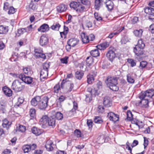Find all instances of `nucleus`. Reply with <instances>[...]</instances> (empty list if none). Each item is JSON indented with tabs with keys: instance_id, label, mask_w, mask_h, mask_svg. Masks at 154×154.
Segmentation results:
<instances>
[{
	"instance_id": "2f4dec72",
	"label": "nucleus",
	"mask_w": 154,
	"mask_h": 154,
	"mask_svg": "<svg viewBox=\"0 0 154 154\" xmlns=\"http://www.w3.org/2000/svg\"><path fill=\"white\" fill-rule=\"evenodd\" d=\"M90 54L92 56L94 57H96L100 55L99 52L97 49L91 51L90 52Z\"/></svg>"
},
{
	"instance_id": "1a4fd4ad",
	"label": "nucleus",
	"mask_w": 154,
	"mask_h": 154,
	"mask_svg": "<svg viewBox=\"0 0 154 154\" xmlns=\"http://www.w3.org/2000/svg\"><path fill=\"white\" fill-rule=\"evenodd\" d=\"M48 38L45 35L43 34L40 37L39 40V44L42 46H45L48 44Z\"/></svg>"
},
{
	"instance_id": "69168bd1",
	"label": "nucleus",
	"mask_w": 154,
	"mask_h": 154,
	"mask_svg": "<svg viewBox=\"0 0 154 154\" xmlns=\"http://www.w3.org/2000/svg\"><path fill=\"white\" fill-rule=\"evenodd\" d=\"M30 8L33 10H35L37 8V5L36 4H30L29 5Z\"/></svg>"
},
{
	"instance_id": "680f3d73",
	"label": "nucleus",
	"mask_w": 154,
	"mask_h": 154,
	"mask_svg": "<svg viewBox=\"0 0 154 154\" xmlns=\"http://www.w3.org/2000/svg\"><path fill=\"white\" fill-rule=\"evenodd\" d=\"M144 138V143L143 145L144 146V148H145L147 146L148 144V141L147 138L145 137H143Z\"/></svg>"
},
{
	"instance_id": "f704fd0d",
	"label": "nucleus",
	"mask_w": 154,
	"mask_h": 154,
	"mask_svg": "<svg viewBox=\"0 0 154 154\" xmlns=\"http://www.w3.org/2000/svg\"><path fill=\"white\" fill-rule=\"evenodd\" d=\"M87 66H89L91 65L94 62L93 58L91 56L88 57L86 60Z\"/></svg>"
},
{
	"instance_id": "6e6552de",
	"label": "nucleus",
	"mask_w": 154,
	"mask_h": 154,
	"mask_svg": "<svg viewBox=\"0 0 154 154\" xmlns=\"http://www.w3.org/2000/svg\"><path fill=\"white\" fill-rule=\"evenodd\" d=\"M107 117L110 121L115 122L119 120V116L117 114L113 112H109L108 113Z\"/></svg>"
},
{
	"instance_id": "7ed1b4c3",
	"label": "nucleus",
	"mask_w": 154,
	"mask_h": 154,
	"mask_svg": "<svg viewBox=\"0 0 154 154\" xmlns=\"http://www.w3.org/2000/svg\"><path fill=\"white\" fill-rule=\"evenodd\" d=\"M11 87L15 91H20L24 88V83L22 80H16L13 82Z\"/></svg>"
},
{
	"instance_id": "f257e3e1",
	"label": "nucleus",
	"mask_w": 154,
	"mask_h": 154,
	"mask_svg": "<svg viewBox=\"0 0 154 154\" xmlns=\"http://www.w3.org/2000/svg\"><path fill=\"white\" fill-rule=\"evenodd\" d=\"M154 95V90L150 89L145 91H142L139 94L140 100L138 101V105L143 107L146 108L148 106L149 98Z\"/></svg>"
},
{
	"instance_id": "052dcab7",
	"label": "nucleus",
	"mask_w": 154,
	"mask_h": 154,
	"mask_svg": "<svg viewBox=\"0 0 154 154\" xmlns=\"http://www.w3.org/2000/svg\"><path fill=\"white\" fill-rule=\"evenodd\" d=\"M66 97L65 96L61 95L60 96L59 98L57 99V103L59 102V103H61L63 102L65 99Z\"/></svg>"
},
{
	"instance_id": "c85d7f7f",
	"label": "nucleus",
	"mask_w": 154,
	"mask_h": 154,
	"mask_svg": "<svg viewBox=\"0 0 154 154\" xmlns=\"http://www.w3.org/2000/svg\"><path fill=\"white\" fill-rule=\"evenodd\" d=\"M143 32V30L142 29L135 30L133 32L134 35L138 37H140L142 36Z\"/></svg>"
},
{
	"instance_id": "9d476101",
	"label": "nucleus",
	"mask_w": 154,
	"mask_h": 154,
	"mask_svg": "<svg viewBox=\"0 0 154 154\" xmlns=\"http://www.w3.org/2000/svg\"><path fill=\"white\" fill-rule=\"evenodd\" d=\"M49 118L46 115L43 116L39 120V124L43 128H45L48 125Z\"/></svg>"
},
{
	"instance_id": "7c9ffc66",
	"label": "nucleus",
	"mask_w": 154,
	"mask_h": 154,
	"mask_svg": "<svg viewBox=\"0 0 154 154\" xmlns=\"http://www.w3.org/2000/svg\"><path fill=\"white\" fill-rule=\"evenodd\" d=\"M86 10L85 7L79 3L75 11L78 12L82 13Z\"/></svg>"
},
{
	"instance_id": "ddd939ff",
	"label": "nucleus",
	"mask_w": 154,
	"mask_h": 154,
	"mask_svg": "<svg viewBox=\"0 0 154 154\" xmlns=\"http://www.w3.org/2000/svg\"><path fill=\"white\" fill-rule=\"evenodd\" d=\"M79 40L77 38H74L70 39L67 42L68 46L74 47L79 43Z\"/></svg>"
},
{
	"instance_id": "e2e57ef3",
	"label": "nucleus",
	"mask_w": 154,
	"mask_h": 154,
	"mask_svg": "<svg viewBox=\"0 0 154 154\" xmlns=\"http://www.w3.org/2000/svg\"><path fill=\"white\" fill-rule=\"evenodd\" d=\"M15 78H19L20 79H21L20 75H23V73H21L20 74H19L18 73H11V74Z\"/></svg>"
},
{
	"instance_id": "bb28decb",
	"label": "nucleus",
	"mask_w": 154,
	"mask_h": 154,
	"mask_svg": "<svg viewBox=\"0 0 154 154\" xmlns=\"http://www.w3.org/2000/svg\"><path fill=\"white\" fill-rule=\"evenodd\" d=\"M109 44L107 42H104L97 46V48L100 50H104L108 47Z\"/></svg>"
},
{
	"instance_id": "f03ea898",
	"label": "nucleus",
	"mask_w": 154,
	"mask_h": 154,
	"mask_svg": "<svg viewBox=\"0 0 154 154\" xmlns=\"http://www.w3.org/2000/svg\"><path fill=\"white\" fill-rule=\"evenodd\" d=\"M105 83L110 89L112 91H116L119 90V87L117 86L118 84L117 78L108 77L105 81Z\"/></svg>"
},
{
	"instance_id": "864d4df0",
	"label": "nucleus",
	"mask_w": 154,
	"mask_h": 154,
	"mask_svg": "<svg viewBox=\"0 0 154 154\" xmlns=\"http://www.w3.org/2000/svg\"><path fill=\"white\" fill-rule=\"evenodd\" d=\"M133 115L132 112L130 111H128L127 112V118L128 120H131L132 119Z\"/></svg>"
},
{
	"instance_id": "f8f14e48",
	"label": "nucleus",
	"mask_w": 154,
	"mask_h": 154,
	"mask_svg": "<svg viewBox=\"0 0 154 154\" xmlns=\"http://www.w3.org/2000/svg\"><path fill=\"white\" fill-rule=\"evenodd\" d=\"M54 146L53 142L50 140H48L47 141L45 146L47 150L48 151H52Z\"/></svg>"
},
{
	"instance_id": "774afa93",
	"label": "nucleus",
	"mask_w": 154,
	"mask_h": 154,
	"mask_svg": "<svg viewBox=\"0 0 154 154\" xmlns=\"http://www.w3.org/2000/svg\"><path fill=\"white\" fill-rule=\"evenodd\" d=\"M88 39L89 40V42L90 41H93L95 38V37L94 35L93 34H90L89 36H88Z\"/></svg>"
},
{
	"instance_id": "ea45409f",
	"label": "nucleus",
	"mask_w": 154,
	"mask_h": 154,
	"mask_svg": "<svg viewBox=\"0 0 154 154\" xmlns=\"http://www.w3.org/2000/svg\"><path fill=\"white\" fill-rule=\"evenodd\" d=\"M79 4L76 2H73L70 3L69 6L71 8L76 10Z\"/></svg>"
},
{
	"instance_id": "de8ad7c7",
	"label": "nucleus",
	"mask_w": 154,
	"mask_h": 154,
	"mask_svg": "<svg viewBox=\"0 0 154 154\" xmlns=\"http://www.w3.org/2000/svg\"><path fill=\"white\" fill-rule=\"evenodd\" d=\"M94 80V78L92 75H89L87 76V82L88 84H91Z\"/></svg>"
},
{
	"instance_id": "9b49d317",
	"label": "nucleus",
	"mask_w": 154,
	"mask_h": 154,
	"mask_svg": "<svg viewBox=\"0 0 154 154\" xmlns=\"http://www.w3.org/2000/svg\"><path fill=\"white\" fill-rule=\"evenodd\" d=\"M20 77L22 81L27 84H31L32 82L33 79L32 77L25 76L23 74L20 75Z\"/></svg>"
},
{
	"instance_id": "423d86ee",
	"label": "nucleus",
	"mask_w": 154,
	"mask_h": 154,
	"mask_svg": "<svg viewBox=\"0 0 154 154\" xmlns=\"http://www.w3.org/2000/svg\"><path fill=\"white\" fill-rule=\"evenodd\" d=\"M114 51V48H110L106 53L107 57L111 61H112L116 57V54Z\"/></svg>"
},
{
	"instance_id": "393cba45",
	"label": "nucleus",
	"mask_w": 154,
	"mask_h": 154,
	"mask_svg": "<svg viewBox=\"0 0 154 154\" xmlns=\"http://www.w3.org/2000/svg\"><path fill=\"white\" fill-rule=\"evenodd\" d=\"M144 12L149 15V16L152 14H154V8L149 7H146L144 9Z\"/></svg>"
},
{
	"instance_id": "72a5a7b5",
	"label": "nucleus",
	"mask_w": 154,
	"mask_h": 154,
	"mask_svg": "<svg viewBox=\"0 0 154 154\" xmlns=\"http://www.w3.org/2000/svg\"><path fill=\"white\" fill-rule=\"evenodd\" d=\"M60 26V25L59 23H56L51 26V28L53 30L58 31Z\"/></svg>"
},
{
	"instance_id": "bf43d9fd",
	"label": "nucleus",
	"mask_w": 154,
	"mask_h": 154,
	"mask_svg": "<svg viewBox=\"0 0 154 154\" xmlns=\"http://www.w3.org/2000/svg\"><path fill=\"white\" fill-rule=\"evenodd\" d=\"M93 122L91 119H87V124L89 128H91L92 127Z\"/></svg>"
},
{
	"instance_id": "f3484780",
	"label": "nucleus",
	"mask_w": 154,
	"mask_h": 154,
	"mask_svg": "<svg viewBox=\"0 0 154 154\" xmlns=\"http://www.w3.org/2000/svg\"><path fill=\"white\" fill-rule=\"evenodd\" d=\"M103 5V0H95L94 1V8L97 10L102 7Z\"/></svg>"
},
{
	"instance_id": "0e129e2a",
	"label": "nucleus",
	"mask_w": 154,
	"mask_h": 154,
	"mask_svg": "<svg viewBox=\"0 0 154 154\" xmlns=\"http://www.w3.org/2000/svg\"><path fill=\"white\" fill-rule=\"evenodd\" d=\"M98 111L99 113H102L104 111V108L102 106H99L98 107Z\"/></svg>"
},
{
	"instance_id": "49530a36",
	"label": "nucleus",
	"mask_w": 154,
	"mask_h": 154,
	"mask_svg": "<svg viewBox=\"0 0 154 154\" xmlns=\"http://www.w3.org/2000/svg\"><path fill=\"white\" fill-rule=\"evenodd\" d=\"M147 64V62L146 61H143L140 62L139 67L143 69L146 67Z\"/></svg>"
},
{
	"instance_id": "c9c22d12",
	"label": "nucleus",
	"mask_w": 154,
	"mask_h": 154,
	"mask_svg": "<svg viewBox=\"0 0 154 154\" xmlns=\"http://www.w3.org/2000/svg\"><path fill=\"white\" fill-rule=\"evenodd\" d=\"M84 73L82 71H77L75 72V77L78 79H80L82 77Z\"/></svg>"
},
{
	"instance_id": "a211bd4d",
	"label": "nucleus",
	"mask_w": 154,
	"mask_h": 154,
	"mask_svg": "<svg viewBox=\"0 0 154 154\" xmlns=\"http://www.w3.org/2000/svg\"><path fill=\"white\" fill-rule=\"evenodd\" d=\"M67 9V6L63 4H61L57 7V11L62 13L65 11Z\"/></svg>"
},
{
	"instance_id": "3c124183",
	"label": "nucleus",
	"mask_w": 154,
	"mask_h": 154,
	"mask_svg": "<svg viewBox=\"0 0 154 154\" xmlns=\"http://www.w3.org/2000/svg\"><path fill=\"white\" fill-rule=\"evenodd\" d=\"M128 62L130 64L131 66V67H134L136 66V63L134 60L131 59H128L127 60Z\"/></svg>"
},
{
	"instance_id": "5fc2aeb1",
	"label": "nucleus",
	"mask_w": 154,
	"mask_h": 154,
	"mask_svg": "<svg viewBox=\"0 0 154 154\" xmlns=\"http://www.w3.org/2000/svg\"><path fill=\"white\" fill-rule=\"evenodd\" d=\"M8 9L9 10V11L8 12V14H14L15 12V10H16V9H15L13 7H9Z\"/></svg>"
},
{
	"instance_id": "473e14b6",
	"label": "nucleus",
	"mask_w": 154,
	"mask_h": 154,
	"mask_svg": "<svg viewBox=\"0 0 154 154\" xmlns=\"http://www.w3.org/2000/svg\"><path fill=\"white\" fill-rule=\"evenodd\" d=\"M127 80L130 83L132 84L134 82V79L132 76V75L131 73L128 74L127 75Z\"/></svg>"
},
{
	"instance_id": "20e7f679",
	"label": "nucleus",
	"mask_w": 154,
	"mask_h": 154,
	"mask_svg": "<svg viewBox=\"0 0 154 154\" xmlns=\"http://www.w3.org/2000/svg\"><path fill=\"white\" fill-rule=\"evenodd\" d=\"M49 63H45L43 64V68L40 72V78L42 81H43V79H45L47 77L48 75V69L49 68Z\"/></svg>"
},
{
	"instance_id": "aec40b11",
	"label": "nucleus",
	"mask_w": 154,
	"mask_h": 154,
	"mask_svg": "<svg viewBox=\"0 0 154 154\" xmlns=\"http://www.w3.org/2000/svg\"><path fill=\"white\" fill-rule=\"evenodd\" d=\"M80 37L83 43H86L89 42L88 36L85 32H82L80 34Z\"/></svg>"
},
{
	"instance_id": "8fccbe9b",
	"label": "nucleus",
	"mask_w": 154,
	"mask_h": 154,
	"mask_svg": "<svg viewBox=\"0 0 154 154\" xmlns=\"http://www.w3.org/2000/svg\"><path fill=\"white\" fill-rule=\"evenodd\" d=\"M35 114V110L34 108H31L29 111V115L32 118H33Z\"/></svg>"
},
{
	"instance_id": "39448f33",
	"label": "nucleus",
	"mask_w": 154,
	"mask_h": 154,
	"mask_svg": "<svg viewBox=\"0 0 154 154\" xmlns=\"http://www.w3.org/2000/svg\"><path fill=\"white\" fill-rule=\"evenodd\" d=\"M49 98L48 97L45 96L43 97L38 105V107L41 109H45L48 106Z\"/></svg>"
},
{
	"instance_id": "4468645a",
	"label": "nucleus",
	"mask_w": 154,
	"mask_h": 154,
	"mask_svg": "<svg viewBox=\"0 0 154 154\" xmlns=\"http://www.w3.org/2000/svg\"><path fill=\"white\" fill-rule=\"evenodd\" d=\"M41 97L39 96H36L33 98L31 101V105L33 106L38 105L41 100Z\"/></svg>"
},
{
	"instance_id": "c03bdc74",
	"label": "nucleus",
	"mask_w": 154,
	"mask_h": 154,
	"mask_svg": "<svg viewBox=\"0 0 154 154\" xmlns=\"http://www.w3.org/2000/svg\"><path fill=\"white\" fill-rule=\"evenodd\" d=\"M26 127L22 125H20L17 128V131L23 132L26 131Z\"/></svg>"
},
{
	"instance_id": "09e8293b",
	"label": "nucleus",
	"mask_w": 154,
	"mask_h": 154,
	"mask_svg": "<svg viewBox=\"0 0 154 154\" xmlns=\"http://www.w3.org/2000/svg\"><path fill=\"white\" fill-rule=\"evenodd\" d=\"M74 135L75 136H76L77 137H82V134L80 131L79 130H76L74 131Z\"/></svg>"
},
{
	"instance_id": "37998d69",
	"label": "nucleus",
	"mask_w": 154,
	"mask_h": 154,
	"mask_svg": "<svg viewBox=\"0 0 154 154\" xmlns=\"http://www.w3.org/2000/svg\"><path fill=\"white\" fill-rule=\"evenodd\" d=\"M23 149L24 153H27L31 150L30 145H27L23 147Z\"/></svg>"
},
{
	"instance_id": "a878e982",
	"label": "nucleus",
	"mask_w": 154,
	"mask_h": 154,
	"mask_svg": "<svg viewBox=\"0 0 154 154\" xmlns=\"http://www.w3.org/2000/svg\"><path fill=\"white\" fill-rule=\"evenodd\" d=\"M8 31V26H4L2 25L0 26V34H6Z\"/></svg>"
},
{
	"instance_id": "79ce46f5",
	"label": "nucleus",
	"mask_w": 154,
	"mask_h": 154,
	"mask_svg": "<svg viewBox=\"0 0 154 154\" xmlns=\"http://www.w3.org/2000/svg\"><path fill=\"white\" fill-rule=\"evenodd\" d=\"M23 70L24 73L26 74L29 75L31 73V69L29 67H23Z\"/></svg>"
},
{
	"instance_id": "6e6d98bb",
	"label": "nucleus",
	"mask_w": 154,
	"mask_h": 154,
	"mask_svg": "<svg viewBox=\"0 0 154 154\" xmlns=\"http://www.w3.org/2000/svg\"><path fill=\"white\" fill-rule=\"evenodd\" d=\"M78 108V106L77 103H76V102L74 101L73 102V108L71 110V112H75L76 109H77Z\"/></svg>"
},
{
	"instance_id": "e433bc0d",
	"label": "nucleus",
	"mask_w": 154,
	"mask_h": 154,
	"mask_svg": "<svg viewBox=\"0 0 154 154\" xmlns=\"http://www.w3.org/2000/svg\"><path fill=\"white\" fill-rule=\"evenodd\" d=\"M55 119L51 118H49L48 121V125L49 126H53L55 125Z\"/></svg>"
},
{
	"instance_id": "5701e85b",
	"label": "nucleus",
	"mask_w": 154,
	"mask_h": 154,
	"mask_svg": "<svg viewBox=\"0 0 154 154\" xmlns=\"http://www.w3.org/2000/svg\"><path fill=\"white\" fill-rule=\"evenodd\" d=\"M32 132L36 135L38 136L41 134L42 131L36 127H33L32 129Z\"/></svg>"
},
{
	"instance_id": "412c9836",
	"label": "nucleus",
	"mask_w": 154,
	"mask_h": 154,
	"mask_svg": "<svg viewBox=\"0 0 154 154\" xmlns=\"http://www.w3.org/2000/svg\"><path fill=\"white\" fill-rule=\"evenodd\" d=\"M68 82H69L68 81L67 82L66 81V80L63 79L62 81L61 82V88H63L64 87V85H65L66 83V84H69V87L70 88H69V90H68V91L69 92H70L72 91V89H73V87H74V85H73V84L71 83H70L69 84L68 83Z\"/></svg>"
},
{
	"instance_id": "c756f323",
	"label": "nucleus",
	"mask_w": 154,
	"mask_h": 154,
	"mask_svg": "<svg viewBox=\"0 0 154 154\" xmlns=\"http://www.w3.org/2000/svg\"><path fill=\"white\" fill-rule=\"evenodd\" d=\"M11 125V122L8 121L7 119H5L3 120L2 125L4 128H6L7 130H8Z\"/></svg>"
},
{
	"instance_id": "dca6fc26",
	"label": "nucleus",
	"mask_w": 154,
	"mask_h": 154,
	"mask_svg": "<svg viewBox=\"0 0 154 154\" xmlns=\"http://www.w3.org/2000/svg\"><path fill=\"white\" fill-rule=\"evenodd\" d=\"M49 29V27L48 25L47 24L44 23L38 28V30L39 32H44L48 31Z\"/></svg>"
},
{
	"instance_id": "a18cd8bd",
	"label": "nucleus",
	"mask_w": 154,
	"mask_h": 154,
	"mask_svg": "<svg viewBox=\"0 0 154 154\" xmlns=\"http://www.w3.org/2000/svg\"><path fill=\"white\" fill-rule=\"evenodd\" d=\"M136 46L140 47L142 48H144L145 44L143 42L142 40L141 39L138 41L137 44Z\"/></svg>"
},
{
	"instance_id": "603ef678",
	"label": "nucleus",
	"mask_w": 154,
	"mask_h": 154,
	"mask_svg": "<svg viewBox=\"0 0 154 154\" xmlns=\"http://www.w3.org/2000/svg\"><path fill=\"white\" fill-rule=\"evenodd\" d=\"M69 57L67 56H66L63 58H62L60 59V61L63 64H67L68 63V60Z\"/></svg>"
},
{
	"instance_id": "13d9d810",
	"label": "nucleus",
	"mask_w": 154,
	"mask_h": 154,
	"mask_svg": "<svg viewBox=\"0 0 154 154\" xmlns=\"http://www.w3.org/2000/svg\"><path fill=\"white\" fill-rule=\"evenodd\" d=\"M94 16L95 18L97 21H100L102 20V18L97 13L95 12L94 14Z\"/></svg>"
},
{
	"instance_id": "a19ab883",
	"label": "nucleus",
	"mask_w": 154,
	"mask_h": 154,
	"mask_svg": "<svg viewBox=\"0 0 154 154\" xmlns=\"http://www.w3.org/2000/svg\"><path fill=\"white\" fill-rule=\"evenodd\" d=\"M55 118L58 120H62L63 118V114L60 112H57L55 114Z\"/></svg>"
},
{
	"instance_id": "b1692460",
	"label": "nucleus",
	"mask_w": 154,
	"mask_h": 154,
	"mask_svg": "<svg viewBox=\"0 0 154 154\" xmlns=\"http://www.w3.org/2000/svg\"><path fill=\"white\" fill-rule=\"evenodd\" d=\"M106 7L108 11H111L113 8L114 4L110 0H108L106 3Z\"/></svg>"
},
{
	"instance_id": "4d7b16f0",
	"label": "nucleus",
	"mask_w": 154,
	"mask_h": 154,
	"mask_svg": "<svg viewBox=\"0 0 154 154\" xmlns=\"http://www.w3.org/2000/svg\"><path fill=\"white\" fill-rule=\"evenodd\" d=\"M61 88L60 87L59 84H57L54 87V92L55 93H57L59 92V90Z\"/></svg>"
},
{
	"instance_id": "cd10ccee",
	"label": "nucleus",
	"mask_w": 154,
	"mask_h": 154,
	"mask_svg": "<svg viewBox=\"0 0 154 154\" xmlns=\"http://www.w3.org/2000/svg\"><path fill=\"white\" fill-rule=\"evenodd\" d=\"M80 1L83 5H85L88 8H89L91 5L90 0H78Z\"/></svg>"
},
{
	"instance_id": "338daca9",
	"label": "nucleus",
	"mask_w": 154,
	"mask_h": 154,
	"mask_svg": "<svg viewBox=\"0 0 154 154\" xmlns=\"http://www.w3.org/2000/svg\"><path fill=\"white\" fill-rule=\"evenodd\" d=\"M26 31L25 28L20 29L18 30V33L20 34H22Z\"/></svg>"
},
{
	"instance_id": "6ab92c4d",
	"label": "nucleus",
	"mask_w": 154,
	"mask_h": 154,
	"mask_svg": "<svg viewBox=\"0 0 154 154\" xmlns=\"http://www.w3.org/2000/svg\"><path fill=\"white\" fill-rule=\"evenodd\" d=\"M2 89L4 94L7 96L10 97L12 96V91L9 88L7 87H4Z\"/></svg>"
},
{
	"instance_id": "4c0bfd02",
	"label": "nucleus",
	"mask_w": 154,
	"mask_h": 154,
	"mask_svg": "<svg viewBox=\"0 0 154 154\" xmlns=\"http://www.w3.org/2000/svg\"><path fill=\"white\" fill-rule=\"evenodd\" d=\"M34 51L35 52V55L37 57L43 52L42 49L40 48H35Z\"/></svg>"
},
{
	"instance_id": "2eb2a0df",
	"label": "nucleus",
	"mask_w": 154,
	"mask_h": 154,
	"mask_svg": "<svg viewBox=\"0 0 154 154\" xmlns=\"http://www.w3.org/2000/svg\"><path fill=\"white\" fill-rule=\"evenodd\" d=\"M143 48L136 46L134 48V52L137 56H140L143 54Z\"/></svg>"
},
{
	"instance_id": "0eeeda50",
	"label": "nucleus",
	"mask_w": 154,
	"mask_h": 154,
	"mask_svg": "<svg viewBox=\"0 0 154 154\" xmlns=\"http://www.w3.org/2000/svg\"><path fill=\"white\" fill-rule=\"evenodd\" d=\"M87 90L90 93V94L86 95V100L88 102H90L92 100V96L93 95H95L97 92L91 88H88Z\"/></svg>"
},
{
	"instance_id": "4be33fe9",
	"label": "nucleus",
	"mask_w": 154,
	"mask_h": 154,
	"mask_svg": "<svg viewBox=\"0 0 154 154\" xmlns=\"http://www.w3.org/2000/svg\"><path fill=\"white\" fill-rule=\"evenodd\" d=\"M103 103L106 107L110 106L112 105V102L110 100V98L107 97H105L103 100Z\"/></svg>"
},
{
	"instance_id": "58836bf2",
	"label": "nucleus",
	"mask_w": 154,
	"mask_h": 154,
	"mask_svg": "<svg viewBox=\"0 0 154 154\" xmlns=\"http://www.w3.org/2000/svg\"><path fill=\"white\" fill-rule=\"evenodd\" d=\"M94 123L97 124H101L103 122V121L101 118L99 116H95L94 119Z\"/></svg>"
}]
</instances>
